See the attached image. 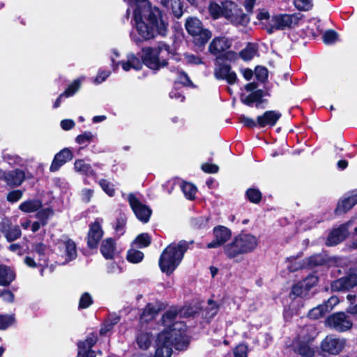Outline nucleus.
Segmentation results:
<instances>
[{"label":"nucleus","instance_id":"f257e3e1","mask_svg":"<svg viewBox=\"0 0 357 357\" xmlns=\"http://www.w3.org/2000/svg\"><path fill=\"white\" fill-rule=\"evenodd\" d=\"M178 318L175 310H168L162 316V324L165 328L158 335L155 357H171L173 347L177 350L187 347L186 326Z\"/></svg>","mask_w":357,"mask_h":357},{"label":"nucleus","instance_id":"f03ea898","mask_svg":"<svg viewBox=\"0 0 357 357\" xmlns=\"http://www.w3.org/2000/svg\"><path fill=\"white\" fill-rule=\"evenodd\" d=\"M188 248L185 241L172 243L162 252L159 259L160 270L167 275L172 274L181 262L184 254Z\"/></svg>","mask_w":357,"mask_h":357},{"label":"nucleus","instance_id":"7ed1b4c3","mask_svg":"<svg viewBox=\"0 0 357 357\" xmlns=\"http://www.w3.org/2000/svg\"><path fill=\"white\" fill-rule=\"evenodd\" d=\"M169 46L164 43H159L157 47H146L142 49V59L144 63L151 69L158 70L167 66L165 59L160 58V54L169 53Z\"/></svg>","mask_w":357,"mask_h":357},{"label":"nucleus","instance_id":"20e7f679","mask_svg":"<svg viewBox=\"0 0 357 357\" xmlns=\"http://www.w3.org/2000/svg\"><path fill=\"white\" fill-rule=\"evenodd\" d=\"M224 17L235 26H246L250 17L241 6L231 1H223Z\"/></svg>","mask_w":357,"mask_h":357},{"label":"nucleus","instance_id":"39448f33","mask_svg":"<svg viewBox=\"0 0 357 357\" xmlns=\"http://www.w3.org/2000/svg\"><path fill=\"white\" fill-rule=\"evenodd\" d=\"M55 250L57 255L61 258L57 263L61 265L74 260L77 256L76 243L66 236L57 241Z\"/></svg>","mask_w":357,"mask_h":357},{"label":"nucleus","instance_id":"423d86ee","mask_svg":"<svg viewBox=\"0 0 357 357\" xmlns=\"http://www.w3.org/2000/svg\"><path fill=\"white\" fill-rule=\"evenodd\" d=\"M185 29L193 38L196 46H204L211 38V33L203 28L202 23L197 18H190L186 20Z\"/></svg>","mask_w":357,"mask_h":357},{"label":"nucleus","instance_id":"0eeeda50","mask_svg":"<svg viewBox=\"0 0 357 357\" xmlns=\"http://www.w3.org/2000/svg\"><path fill=\"white\" fill-rule=\"evenodd\" d=\"M327 327L339 332L346 331L352 326V321L348 316L343 312L334 313L325 321Z\"/></svg>","mask_w":357,"mask_h":357},{"label":"nucleus","instance_id":"6e6552de","mask_svg":"<svg viewBox=\"0 0 357 357\" xmlns=\"http://www.w3.org/2000/svg\"><path fill=\"white\" fill-rule=\"evenodd\" d=\"M347 341L344 338L337 337L333 335H327L321 343L323 352L330 355L339 354L345 347Z\"/></svg>","mask_w":357,"mask_h":357},{"label":"nucleus","instance_id":"1a4fd4ad","mask_svg":"<svg viewBox=\"0 0 357 357\" xmlns=\"http://www.w3.org/2000/svg\"><path fill=\"white\" fill-rule=\"evenodd\" d=\"M353 225V220H350L347 222L340 225L338 227L333 229L329 234L326 245L328 246L336 245L343 241L349 235V229Z\"/></svg>","mask_w":357,"mask_h":357},{"label":"nucleus","instance_id":"9d476101","mask_svg":"<svg viewBox=\"0 0 357 357\" xmlns=\"http://www.w3.org/2000/svg\"><path fill=\"white\" fill-rule=\"evenodd\" d=\"M26 178L25 172L20 169L4 171L0 169V180L3 181L10 187L21 185Z\"/></svg>","mask_w":357,"mask_h":357},{"label":"nucleus","instance_id":"9b49d317","mask_svg":"<svg viewBox=\"0 0 357 357\" xmlns=\"http://www.w3.org/2000/svg\"><path fill=\"white\" fill-rule=\"evenodd\" d=\"M128 200L137 218L143 222H147L151 211L146 206L142 204L132 194L128 195Z\"/></svg>","mask_w":357,"mask_h":357},{"label":"nucleus","instance_id":"f8f14e48","mask_svg":"<svg viewBox=\"0 0 357 357\" xmlns=\"http://www.w3.org/2000/svg\"><path fill=\"white\" fill-rule=\"evenodd\" d=\"M290 24V15L279 14L272 16L270 23H264V29L272 34L276 30H283Z\"/></svg>","mask_w":357,"mask_h":357},{"label":"nucleus","instance_id":"ddd939ff","mask_svg":"<svg viewBox=\"0 0 357 357\" xmlns=\"http://www.w3.org/2000/svg\"><path fill=\"white\" fill-rule=\"evenodd\" d=\"M214 240L207 244L208 248H216L224 245L231 237V231L224 227L218 226L213 229Z\"/></svg>","mask_w":357,"mask_h":357},{"label":"nucleus","instance_id":"4468645a","mask_svg":"<svg viewBox=\"0 0 357 357\" xmlns=\"http://www.w3.org/2000/svg\"><path fill=\"white\" fill-rule=\"evenodd\" d=\"M357 285V273H350L347 276L334 280L331 283V289L334 291H344Z\"/></svg>","mask_w":357,"mask_h":357},{"label":"nucleus","instance_id":"2eb2a0df","mask_svg":"<svg viewBox=\"0 0 357 357\" xmlns=\"http://www.w3.org/2000/svg\"><path fill=\"white\" fill-rule=\"evenodd\" d=\"M0 231L10 242L19 238L22 234L19 226H13L8 219H3L0 222Z\"/></svg>","mask_w":357,"mask_h":357},{"label":"nucleus","instance_id":"dca6fc26","mask_svg":"<svg viewBox=\"0 0 357 357\" xmlns=\"http://www.w3.org/2000/svg\"><path fill=\"white\" fill-rule=\"evenodd\" d=\"M214 75L218 79H225L229 84L236 82L237 76L236 73L231 70L229 65L218 63L215 68Z\"/></svg>","mask_w":357,"mask_h":357},{"label":"nucleus","instance_id":"f3484780","mask_svg":"<svg viewBox=\"0 0 357 357\" xmlns=\"http://www.w3.org/2000/svg\"><path fill=\"white\" fill-rule=\"evenodd\" d=\"M103 235L100 222L96 220L90 225L88 234V245L91 248H96Z\"/></svg>","mask_w":357,"mask_h":357},{"label":"nucleus","instance_id":"a211bd4d","mask_svg":"<svg viewBox=\"0 0 357 357\" xmlns=\"http://www.w3.org/2000/svg\"><path fill=\"white\" fill-rule=\"evenodd\" d=\"M73 155L71 151L65 148L56 153L54 158V160L51 164L50 170L52 172L59 169L66 162L73 159Z\"/></svg>","mask_w":357,"mask_h":357},{"label":"nucleus","instance_id":"6ab92c4d","mask_svg":"<svg viewBox=\"0 0 357 357\" xmlns=\"http://www.w3.org/2000/svg\"><path fill=\"white\" fill-rule=\"evenodd\" d=\"M97 340V335L91 333L84 341L79 342L77 356L81 354L82 357H94L91 349L96 343Z\"/></svg>","mask_w":357,"mask_h":357},{"label":"nucleus","instance_id":"aec40b11","mask_svg":"<svg viewBox=\"0 0 357 357\" xmlns=\"http://www.w3.org/2000/svg\"><path fill=\"white\" fill-rule=\"evenodd\" d=\"M237 238L243 249L244 254L253 251L258 245V239L252 234H240L237 235Z\"/></svg>","mask_w":357,"mask_h":357},{"label":"nucleus","instance_id":"412c9836","mask_svg":"<svg viewBox=\"0 0 357 357\" xmlns=\"http://www.w3.org/2000/svg\"><path fill=\"white\" fill-rule=\"evenodd\" d=\"M224 253L229 259H235L240 255H245L237 236L224 246Z\"/></svg>","mask_w":357,"mask_h":357},{"label":"nucleus","instance_id":"4be33fe9","mask_svg":"<svg viewBox=\"0 0 357 357\" xmlns=\"http://www.w3.org/2000/svg\"><path fill=\"white\" fill-rule=\"evenodd\" d=\"M231 45V41L225 37L215 38L210 43L208 50L213 54H217L229 49Z\"/></svg>","mask_w":357,"mask_h":357},{"label":"nucleus","instance_id":"5701e85b","mask_svg":"<svg viewBox=\"0 0 357 357\" xmlns=\"http://www.w3.org/2000/svg\"><path fill=\"white\" fill-rule=\"evenodd\" d=\"M280 114L275 111H267L257 116V125L260 128L273 126L280 117Z\"/></svg>","mask_w":357,"mask_h":357},{"label":"nucleus","instance_id":"b1692460","mask_svg":"<svg viewBox=\"0 0 357 357\" xmlns=\"http://www.w3.org/2000/svg\"><path fill=\"white\" fill-rule=\"evenodd\" d=\"M357 204V192L351 196L340 200L335 209L337 213H344L350 210L355 204Z\"/></svg>","mask_w":357,"mask_h":357},{"label":"nucleus","instance_id":"393cba45","mask_svg":"<svg viewBox=\"0 0 357 357\" xmlns=\"http://www.w3.org/2000/svg\"><path fill=\"white\" fill-rule=\"evenodd\" d=\"M120 63L121 64L123 70L126 72L129 71L131 68L139 70L142 67V63L139 59L132 53L127 55L126 61H123L120 62Z\"/></svg>","mask_w":357,"mask_h":357},{"label":"nucleus","instance_id":"a878e982","mask_svg":"<svg viewBox=\"0 0 357 357\" xmlns=\"http://www.w3.org/2000/svg\"><path fill=\"white\" fill-rule=\"evenodd\" d=\"M15 278L14 271L5 265H0V285L8 286Z\"/></svg>","mask_w":357,"mask_h":357},{"label":"nucleus","instance_id":"bb28decb","mask_svg":"<svg viewBox=\"0 0 357 357\" xmlns=\"http://www.w3.org/2000/svg\"><path fill=\"white\" fill-rule=\"evenodd\" d=\"M100 252L105 258L112 259L116 253V247L114 240L111 238L105 239L101 244Z\"/></svg>","mask_w":357,"mask_h":357},{"label":"nucleus","instance_id":"cd10ccee","mask_svg":"<svg viewBox=\"0 0 357 357\" xmlns=\"http://www.w3.org/2000/svg\"><path fill=\"white\" fill-rule=\"evenodd\" d=\"M42 206V202L39 199H28L20 204L19 209L24 213H30L38 211Z\"/></svg>","mask_w":357,"mask_h":357},{"label":"nucleus","instance_id":"c85d7f7f","mask_svg":"<svg viewBox=\"0 0 357 357\" xmlns=\"http://www.w3.org/2000/svg\"><path fill=\"white\" fill-rule=\"evenodd\" d=\"M75 169L82 174L96 177V174L92 169L90 164L85 162L84 160L79 159L74 163Z\"/></svg>","mask_w":357,"mask_h":357},{"label":"nucleus","instance_id":"c756f323","mask_svg":"<svg viewBox=\"0 0 357 357\" xmlns=\"http://www.w3.org/2000/svg\"><path fill=\"white\" fill-rule=\"evenodd\" d=\"M158 308L151 303L147 304L139 318L141 324L151 321L158 314Z\"/></svg>","mask_w":357,"mask_h":357},{"label":"nucleus","instance_id":"7c9ffc66","mask_svg":"<svg viewBox=\"0 0 357 357\" xmlns=\"http://www.w3.org/2000/svg\"><path fill=\"white\" fill-rule=\"evenodd\" d=\"M264 96V92L262 90H257L250 95L248 96H241V101L248 105L251 106L254 102H258L256 106L258 107L259 103H260V100Z\"/></svg>","mask_w":357,"mask_h":357},{"label":"nucleus","instance_id":"2f4dec72","mask_svg":"<svg viewBox=\"0 0 357 357\" xmlns=\"http://www.w3.org/2000/svg\"><path fill=\"white\" fill-rule=\"evenodd\" d=\"M33 250L35 254L38 255L37 261L40 266H43L46 264L45 253L47 247L42 243H38L33 245Z\"/></svg>","mask_w":357,"mask_h":357},{"label":"nucleus","instance_id":"473e14b6","mask_svg":"<svg viewBox=\"0 0 357 357\" xmlns=\"http://www.w3.org/2000/svg\"><path fill=\"white\" fill-rule=\"evenodd\" d=\"M151 335L148 332H141L136 337L138 347L142 349H147L151 343Z\"/></svg>","mask_w":357,"mask_h":357},{"label":"nucleus","instance_id":"72a5a7b5","mask_svg":"<svg viewBox=\"0 0 357 357\" xmlns=\"http://www.w3.org/2000/svg\"><path fill=\"white\" fill-rule=\"evenodd\" d=\"M327 262V257L322 254H316L307 259V264L310 268L322 266Z\"/></svg>","mask_w":357,"mask_h":357},{"label":"nucleus","instance_id":"f704fd0d","mask_svg":"<svg viewBox=\"0 0 357 357\" xmlns=\"http://www.w3.org/2000/svg\"><path fill=\"white\" fill-rule=\"evenodd\" d=\"M257 49L254 44H248L239 53L240 57L244 61H250L257 54Z\"/></svg>","mask_w":357,"mask_h":357},{"label":"nucleus","instance_id":"c9c22d12","mask_svg":"<svg viewBox=\"0 0 357 357\" xmlns=\"http://www.w3.org/2000/svg\"><path fill=\"white\" fill-rule=\"evenodd\" d=\"M208 11L213 19L224 17L223 1L220 5L214 1L211 2L208 6Z\"/></svg>","mask_w":357,"mask_h":357},{"label":"nucleus","instance_id":"e433bc0d","mask_svg":"<svg viewBox=\"0 0 357 357\" xmlns=\"http://www.w3.org/2000/svg\"><path fill=\"white\" fill-rule=\"evenodd\" d=\"M180 187L185 195L188 199H194L197 192V188L190 183L182 182Z\"/></svg>","mask_w":357,"mask_h":357},{"label":"nucleus","instance_id":"4c0bfd02","mask_svg":"<svg viewBox=\"0 0 357 357\" xmlns=\"http://www.w3.org/2000/svg\"><path fill=\"white\" fill-rule=\"evenodd\" d=\"M132 243L140 248H146L151 243V237L146 233L141 234L136 237Z\"/></svg>","mask_w":357,"mask_h":357},{"label":"nucleus","instance_id":"58836bf2","mask_svg":"<svg viewBox=\"0 0 357 357\" xmlns=\"http://www.w3.org/2000/svg\"><path fill=\"white\" fill-rule=\"evenodd\" d=\"M246 197L252 203L258 204L260 202L262 195L258 189L249 188L246 191Z\"/></svg>","mask_w":357,"mask_h":357},{"label":"nucleus","instance_id":"ea45409f","mask_svg":"<svg viewBox=\"0 0 357 357\" xmlns=\"http://www.w3.org/2000/svg\"><path fill=\"white\" fill-rule=\"evenodd\" d=\"M327 312V307H325V305L321 304L310 310L308 316L311 319H317L322 317Z\"/></svg>","mask_w":357,"mask_h":357},{"label":"nucleus","instance_id":"a19ab883","mask_svg":"<svg viewBox=\"0 0 357 357\" xmlns=\"http://www.w3.org/2000/svg\"><path fill=\"white\" fill-rule=\"evenodd\" d=\"M144 258V253L139 250L130 249L127 254V259L132 263H139Z\"/></svg>","mask_w":357,"mask_h":357},{"label":"nucleus","instance_id":"79ce46f5","mask_svg":"<svg viewBox=\"0 0 357 357\" xmlns=\"http://www.w3.org/2000/svg\"><path fill=\"white\" fill-rule=\"evenodd\" d=\"M53 213L52 210L50 208H45L41 210H38L36 213V218L40 220L42 225L44 226L47 224V220L50 216Z\"/></svg>","mask_w":357,"mask_h":357},{"label":"nucleus","instance_id":"37998d69","mask_svg":"<svg viewBox=\"0 0 357 357\" xmlns=\"http://www.w3.org/2000/svg\"><path fill=\"white\" fill-rule=\"evenodd\" d=\"M83 79H75L63 92L66 97H69L75 94L79 89Z\"/></svg>","mask_w":357,"mask_h":357},{"label":"nucleus","instance_id":"c03bdc74","mask_svg":"<svg viewBox=\"0 0 357 357\" xmlns=\"http://www.w3.org/2000/svg\"><path fill=\"white\" fill-rule=\"evenodd\" d=\"M169 7L175 17L179 18L183 15V7L181 0H171Z\"/></svg>","mask_w":357,"mask_h":357},{"label":"nucleus","instance_id":"a18cd8bd","mask_svg":"<svg viewBox=\"0 0 357 357\" xmlns=\"http://www.w3.org/2000/svg\"><path fill=\"white\" fill-rule=\"evenodd\" d=\"M337 39V34L333 30L326 31L323 35V40L325 44L331 45L335 43Z\"/></svg>","mask_w":357,"mask_h":357},{"label":"nucleus","instance_id":"49530a36","mask_svg":"<svg viewBox=\"0 0 357 357\" xmlns=\"http://www.w3.org/2000/svg\"><path fill=\"white\" fill-rule=\"evenodd\" d=\"M99 185L109 196L112 197L114 195L115 190L113 188V185L110 182L105 179H101L99 181Z\"/></svg>","mask_w":357,"mask_h":357},{"label":"nucleus","instance_id":"de8ad7c7","mask_svg":"<svg viewBox=\"0 0 357 357\" xmlns=\"http://www.w3.org/2000/svg\"><path fill=\"white\" fill-rule=\"evenodd\" d=\"M294 6L300 10H308L312 6V0H294Z\"/></svg>","mask_w":357,"mask_h":357},{"label":"nucleus","instance_id":"09e8293b","mask_svg":"<svg viewBox=\"0 0 357 357\" xmlns=\"http://www.w3.org/2000/svg\"><path fill=\"white\" fill-rule=\"evenodd\" d=\"M14 321V317L8 315H0V330H5Z\"/></svg>","mask_w":357,"mask_h":357},{"label":"nucleus","instance_id":"8fccbe9b","mask_svg":"<svg viewBox=\"0 0 357 357\" xmlns=\"http://www.w3.org/2000/svg\"><path fill=\"white\" fill-rule=\"evenodd\" d=\"M93 302L91 296L89 293H84L82 295L79 306L80 308H87Z\"/></svg>","mask_w":357,"mask_h":357},{"label":"nucleus","instance_id":"3c124183","mask_svg":"<svg viewBox=\"0 0 357 357\" xmlns=\"http://www.w3.org/2000/svg\"><path fill=\"white\" fill-rule=\"evenodd\" d=\"M270 17L271 16H270L269 13L265 9L259 10L257 14V20L261 21V24L263 28H264V23H270V21H271Z\"/></svg>","mask_w":357,"mask_h":357},{"label":"nucleus","instance_id":"603ef678","mask_svg":"<svg viewBox=\"0 0 357 357\" xmlns=\"http://www.w3.org/2000/svg\"><path fill=\"white\" fill-rule=\"evenodd\" d=\"M255 74L258 80L264 82L268 77V70L264 67L257 66L255 70Z\"/></svg>","mask_w":357,"mask_h":357},{"label":"nucleus","instance_id":"864d4df0","mask_svg":"<svg viewBox=\"0 0 357 357\" xmlns=\"http://www.w3.org/2000/svg\"><path fill=\"white\" fill-rule=\"evenodd\" d=\"M23 195V192L20 190H15L10 192L7 195V200L9 202L14 203L20 200Z\"/></svg>","mask_w":357,"mask_h":357},{"label":"nucleus","instance_id":"5fc2aeb1","mask_svg":"<svg viewBox=\"0 0 357 357\" xmlns=\"http://www.w3.org/2000/svg\"><path fill=\"white\" fill-rule=\"evenodd\" d=\"M234 357H248V347L245 344L238 345L234 350Z\"/></svg>","mask_w":357,"mask_h":357},{"label":"nucleus","instance_id":"6e6d98bb","mask_svg":"<svg viewBox=\"0 0 357 357\" xmlns=\"http://www.w3.org/2000/svg\"><path fill=\"white\" fill-rule=\"evenodd\" d=\"M93 135L91 132H84L83 134L78 135L75 141L79 144H83L86 142H90L92 140Z\"/></svg>","mask_w":357,"mask_h":357},{"label":"nucleus","instance_id":"4d7b16f0","mask_svg":"<svg viewBox=\"0 0 357 357\" xmlns=\"http://www.w3.org/2000/svg\"><path fill=\"white\" fill-rule=\"evenodd\" d=\"M177 82L182 84L183 85H185V86L192 85V82H191L189 77L188 76V75L185 73H184L183 71H179L178 73Z\"/></svg>","mask_w":357,"mask_h":357},{"label":"nucleus","instance_id":"13d9d810","mask_svg":"<svg viewBox=\"0 0 357 357\" xmlns=\"http://www.w3.org/2000/svg\"><path fill=\"white\" fill-rule=\"evenodd\" d=\"M184 59L188 64L197 65L202 63V59L199 57L191 54H185Z\"/></svg>","mask_w":357,"mask_h":357},{"label":"nucleus","instance_id":"bf43d9fd","mask_svg":"<svg viewBox=\"0 0 357 357\" xmlns=\"http://www.w3.org/2000/svg\"><path fill=\"white\" fill-rule=\"evenodd\" d=\"M202 169L204 172L214 174L218 172L219 167L215 164L204 163L202 165Z\"/></svg>","mask_w":357,"mask_h":357},{"label":"nucleus","instance_id":"052dcab7","mask_svg":"<svg viewBox=\"0 0 357 357\" xmlns=\"http://www.w3.org/2000/svg\"><path fill=\"white\" fill-rule=\"evenodd\" d=\"M241 122L245 126L248 128H253L255 126H258L257 125V120L255 121L254 119L247 117L245 116H241L240 117Z\"/></svg>","mask_w":357,"mask_h":357},{"label":"nucleus","instance_id":"680f3d73","mask_svg":"<svg viewBox=\"0 0 357 357\" xmlns=\"http://www.w3.org/2000/svg\"><path fill=\"white\" fill-rule=\"evenodd\" d=\"M298 353L305 357H312L314 351L307 345H302L298 349Z\"/></svg>","mask_w":357,"mask_h":357},{"label":"nucleus","instance_id":"e2e57ef3","mask_svg":"<svg viewBox=\"0 0 357 357\" xmlns=\"http://www.w3.org/2000/svg\"><path fill=\"white\" fill-rule=\"evenodd\" d=\"M126 225V219L123 217H120L116 220L115 230L121 235L123 234L124 227Z\"/></svg>","mask_w":357,"mask_h":357},{"label":"nucleus","instance_id":"0e129e2a","mask_svg":"<svg viewBox=\"0 0 357 357\" xmlns=\"http://www.w3.org/2000/svg\"><path fill=\"white\" fill-rule=\"evenodd\" d=\"M93 195V190L91 189L84 188L82 190V199L84 202L88 203L91 201Z\"/></svg>","mask_w":357,"mask_h":357},{"label":"nucleus","instance_id":"69168bd1","mask_svg":"<svg viewBox=\"0 0 357 357\" xmlns=\"http://www.w3.org/2000/svg\"><path fill=\"white\" fill-rule=\"evenodd\" d=\"M110 75L109 71H100L98 73L94 79L96 84H100L104 82Z\"/></svg>","mask_w":357,"mask_h":357},{"label":"nucleus","instance_id":"338daca9","mask_svg":"<svg viewBox=\"0 0 357 357\" xmlns=\"http://www.w3.org/2000/svg\"><path fill=\"white\" fill-rule=\"evenodd\" d=\"M339 302L338 298L337 296H331L328 301L324 303L325 307H327V311L331 310L335 305H336Z\"/></svg>","mask_w":357,"mask_h":357},{"label":"nucleus","instance_id":"774afa93","mask_svg":"<svg viewBox=\"0 0 357 357\" xmlns=\"http://www.w3.org/2000/svg\"><path fill=\"white\" fill-rule=\"evenodd\" d=\"M349 246L351 248L357 249V227L354 229L351 234V243Z\"/></svg>","mask_w":357,"mask_h":357}]
</instances>
